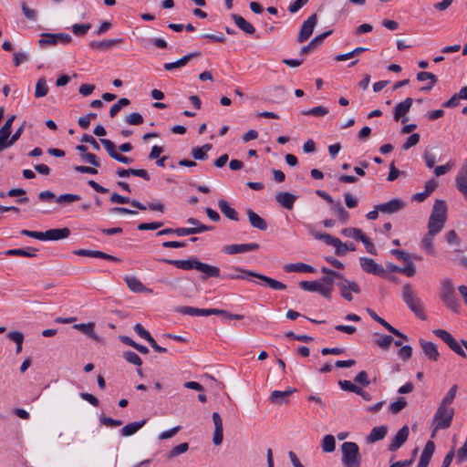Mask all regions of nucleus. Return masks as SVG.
Masks as SVG:
<instances>
[{
  "label": "nucleus",
  "mask_w": 467,
  "mask_h": 467,
  "mask_svg": "<svg viewBox=\"0 0 467 467\" xmlns=\"http://www.w3.org/2000/svg\"><path fill=\"white\" fill-rule=\"evenodd\" d=\"M70 234V230L67 227L61 229H49L44 232V241H57L67 238Z\"/></svg>",
  "instance_id": "obj_26"
},
{
  "label": "nucleus",
  "mask_w": 467,
  "mask_h": 467,
  "mask_svg": "<svg viewBox=\"0 0 467 467\" xmlns=\"http://www.w3.org/2000/svg\"><path fill=\"white\" fill-rule=\"evenodd\" d=\"M81 199V197L78 194L73 193H64L56 198V202L58 203H71L74 202H78Z\"/></svg>",
  "instance_id": "obj_54"
},
{
  "label": "nucleus",
  "mask_w": 467,
  "mask_h": 467,
  "mask_svg": "<svg viewBox=\"0 0 467 467\" xmlns=\"http://www.w3.org/2000/svg\"><path fill=\"white\" fill-rule=\"evenodd\" d=\"M321 271L325 274L319 280L321 286L329 289V299H331L334 284L337 285V282L342 279V275L327 266H322Z\"/></svg>",
  "instance_id": "obj_10"
},
{
  "label": "nucleus",
  "mask_w": 467,
  "mask_h": 467,
  "mask_svg": "<svg viewBox=\"0 0 467 467\" xmlns=\"http://www.w3.org/2000/svg\"><path fill=\"white\" fill-rule=\"evenodd\" d=\"M359 261L362 269L368 274L383 276L386 273L383 266L376 263L372 258L361 257Z\"/></svg>",
  "instance_id": "obj_13"
},
{
  "label": "nucleus",
  "mask_w": 467,
  "mask_h": 467,
  "mask_svg": "<svg viewBox=\"0 0 467 467\" xmlns=\"http://www.w3.org/2000/svg\"><path fill=\"white\" fill-rule=\"evenodd\" d=\"M134 331L143 339H145L148 343L152 340V336L149 331H147L140 323H137L134 326Z\"/></svg>",
  "instance_id": "obj_64"
},
{
  "label": "nucleus",
  "mask_w": 467,
  "mask_h": 467,
  "mask_svg": "<svg viewBox=\"0 0 467 467\" xmlns=\"http://www.w3.org/2000/svg\"><path fill=\"white\" fill-rule=\"evenodd\" d=\"M387 427L386 426H379V427H374L371 431H370V433L368 435L367 437V441L368 443H374L378 441H380V440H383L387 434Z\"/></svg>",
  "instance_id": "obj_36"
},
{
  "label": "nucleus",
  "mask_w": 467,
  "mask_h": 467,
  "mask_svg": "<svg viewBox=\"0 0 467 467\" xmlns=\"http://www.w3.org/2000/svg\"><path fill=\"white\" fill-rule=\"evenodd\" d=\"M91 24H74L71 26V30L76 36H85L87 32L90 29Z\"/></svg>",
  "instance_id": "obj_56"
},
{
  "label": "nucleus",
  "mask_w": 467,
  "mask_h": 467,
  "mask_svg": "<svg viewBox=\"0 0 467 467\" xmlns=\"http://www.w3.org/2000/svg\"><path fill=\"white\" fill-rule=\"evenodd\" d=\"M75 254L80 256H88V257H98L105 260L112 261V262H119V258L113 256L111 254H106L101 251L97 250H87V249H79L75 251Z\"/></svg>",
  "instance_id": "obj_23"
},
{
  "label": "nucleus",
  "mask_w": 467,
  "mask_h": 467,
  "mask_svg": "<svg viewBox=\"0 0 467 467\" xmlns=\"http://www.w3.org/2000/svg\"><path fill=\"white\" fill-rule=\"evenodd\" d=\"M100 142L107 150L108 154L113 160H116L119 153L117 151V147L114 142L108 139H100Z\"/></svg>",
  "instance_id": "obj_48"
},
{
  "label": "nucleus",
  "mask_w": 467,
  "mask_h": 467,
  "mask_svg": "<svg viewBox=\"0 0 467 467\" xmlns=\"http://www.w3.org/2000/svg\"><path fill=\"white\" fill-rule=\"evenodd\" d=\"M436 234H431V233H427L421 240V247L422 249L428 253L429 254L434 255L436 254L435 247L433 244L434 236Z\"/></svg>",
  "instance_id": "obj_41"
},
{
  "label": "nucleus",
  "mask_w": 467,
  "mask_h": 467,
  "mask_svg": "<svg viewBox=\"0 0 467 467\" xmlns=\"http://www.w3.org/2000/svg\"><path fill=\"white\" fill-rule=\"evenodd\" d=\"M457 390H458L457 385L451 386V388L448 390L446 395L441 400L440 405L450 407L456 397Z\"/></svg>",
  "instance_id": "obj_49"
},
{
  "label": "nucleus",
  "mask_w": 467,
  "mask_h": 467,
  "mask_svg": "<svg viewBox=\"0 0 467 467\" xmlns=\"http://www.w3.org/2000/svg\"><path fill=\"white\" fill-rule=\"evenodd\" d=\"M332 33L331 30L324 32L316 37H314L306 46H304L299 54L302 56L307 55L310 51L314 50L318 45H320L324 39Z\"/></svg>",
  "instance_id": "obj_28"
},
{
  "label": "nucleus",
  "mask_w": 467,
  "mask_h": 467,
  "mask_svg": "<svg viewBox=\"0 0 467 467\" xmlns=\"http://www.w3.org/2000/svg\"><path fill=\"white\" fill-rule=\"evenodd\" d=\"M299 287L305 291L317 292L324 297L329 299V289L321 286V283L318 280L315 281H301Z\"/></svg>",
  "instance_id": "obj_16"
},
{
  "label": "nucleus",
  "mask_w": 467,
  "mask_h": 467,
  "mask_svg": "<svg viewBox=\"0 0 467 467\" xmlns=\"http://www.w3.org/2000/svg\"><path fill=\"white\" fill-rule=\"evenodd\" d=\"M177 312L187 315V316H204L208 317L213 315V308L212 309H202V308H197L193 306H181L177 308Z\"/></svg>",
  "instance_id": "obj_30"
},
{
  "label": "nucleus",
  "mask_w": 467,
  "mask_h": 467,
  "mask_svg": "<svg viewBox=\"0 0 467 467\" xmlns=\"http://www.w3.org/2000/svg\"><path fill=\"white\" fill-rule=\"evenodd\" d=\"M26 192L21 188L11 189L7 192V196L9 197L20 196L21 198L17 200V202L19 203H26L28 202V198L26 196Z\"/></svg>",
  "instance_id": "obj_55"
},
{
  "label": "nucleus",
  "mask_w": 467,
  "mask_h": 467,
  "mask_svg": "<svg viewBox=\"0 0 467 467\" xmlns=\"http://www.w3.org/2000/svg\"><path fill=\"white\" fill-rule=\"evenodd\" d=\"M341 234L344 236H346V237L354 238V239H356L358 241L361 237V235L363 234V233H362V231L360 229L353 228V227L344 228L341 231Z\"/></svg>",
  "instance_id": "obj_59"
},
{
  "label": "nucleus",
  "mask_w": 467,
  "mask_h": 467,
  "mask_svg": "<svg viewBox=\"0 0 467 467\" xmlns=\"http://www.w3.org/2000/svg\"><path fill=\"white\" fill-rule=\"evenodd\" d=\"M233 271L234 272H232V273L225 274L223 277L228 278V279H245V277L247 275V276L256 277V278L262 280L263 282L265 283V285L267 286H269L270 288H272L274 290H284L286 288V285L284 283L277 281L275 279H273L271 277H268L266 275H264L262 274H258L252 270H246V269H243L241 267L235 266L233 268Z\"/></svg>",
  "instance_id": "obj_1"
},
{
  "label": "nucleus",
  "mask_w": 467,
  "mask_h": 467,
  "mask_svg": "<svg viewBox=\"0 0 467 467\" xmlns=\"http://www.w3.org/2000/svg\"><path fill=\"white\" fill-rule=\"evenodd\" d=\"M147 420H142L140 421H134L131 423H128L121 429L122 436H130L135 434L141 427H143L146 423Z\"/></svg>",
  "instance_id": "obj_38"
},
{
  "label": "nucleus",
  "mask_w": 467,
  "mask_h": 467,
  "mask_svg": "<svg viewBox=\"0 0 467 467\" xmlns=\"http://www.w3.org/2000/svg\"><path fill=\"white\" fill-rule=\"evenodd\" d=\"M187 223L191 225H193V227H191L192 230L198 229L197 234H201V233H203L206 231H212L213 229V226L205 225V224L200 223L197 219L192 218V217L188 218Z\"/></svg>",
  "instance_id": "obj_51"
},
{
  "label": "nucleus",
  "mask_w": 467,
  "mask_h": 467,
  "mask_svg": "<svg viewBox=\"0 0 467 467\" xmlns=\"http://www.w3.org/2000/svg\"><path fill=\"white\" fill-rule=\"evenodd\" d=\"M21 9L24 16L31 21H35L36 19L37 13L35 9L30 8L26 2L21 3Z\"/></svg>",
  "instance_id": "obj_61"
},
{
  "label": "nucleus",
  "mask_w": 467,
  "mask_h": 467,
  "mask_svg": "<svg viewBox=\"0 0 467 467\" xmlns=\"http://www.w3.org/2000/svg\"><path fill=\"white\" fill-rule=\"evenodd\" d=\"M296 391V389H294V388H289L285 391L274 390L270 394L269 400L273 404L286 403L289 396H291Z\"/></svg>",
  "instance_id": "obj_25"
},
{
  "label": "nucleus",
  "mask_w": 467,
  "mask_h": 467,
  "mask_svg": "<svg viewBox=\"0 0 467 467\" xmlns=\"http://www.w3.org/2000/svg\"><path fill=\"white\" fill-rule=\"evenodd\" d=\"M430 218L437 219L446 223L447 219V205L442 200H436Z\"/></svg>",
  "instance_id": "obj_22"
},
{
  "label": "nucleus",
  "mask_w": 467,
  "mask_h": 467,
  "mask_svg": "<svg viewBox=\"0 0 467 467\" xmlns=\"http://www.w3.org/2000/svg\"><path fill=\"white\" fill-rule=\"evenodd\" d=\"M125 282L128 287L135 293H142L146 291L145 285L135 276H127Z\"/></svg>",
  "instance_id": "obj_43"
},
{
  "label": "nucleus",
  "mask_w": 467,
  "mask_h": 467,
  "mask_svg": "<svg viewBox=\"0 0 467 467\" xmlns=\"http://www.w3.org/2000/svg\"><path fill=\"white\" fill-rule=\"evenodd\" d=\"M337 285L339 289L340 296L350 302L353 300L351 292L359 294L361 289L356 281H349L342 275V279L337 282Z\"/></svg>",
  "instance_id": "obj_7"
},
{
  "label": "nucleus",
  "mask_w": 467,
  "mask_h": 467,
  "mask_svg": "<svg viewBox=\"0 0 467 467\" xmlns=\"http://www.w3.org/2000/svg\"><path fill=\"white\" fill-rule=\"evenodd\" d=\"M402 299L407 306L415 314V316L422 320L426 319L427 317L424 313L422 302L416 296L410 284H405L402 286Z\"/></svg>",
  "instance_id": "obj_3"
},
{
  "label": "nucleus",
  "mask_w": 467,
  "mask_h": 467,
  "mask_svg": "<svg viewBox=\"0 0 467 467\" xmlns=\"http://www.w3.org/2000/svg\"><path fill=\"white\" fill-rule=\"evenodd\" d=\"M297 196L287 192H278L275 194L276 202L287 210H292Z\"/></svg>",
  "instance_id": "obj_24"
},
{
  "label": "nucleus",
  "mask_w": 467,
  "mask_h": 467,
  "mask_svg": "<svg viewBox=\"0 0 467 467\" xmlns=\"http://www.w3.org/2000/svg\"><path fill=\"white\" fill-rule=\"evenodd\" d=\"M445 222L429 218L428 222V232L431 234H439L444 227Z\"/></svg>",
  "instance_id": "obj_47"
},
{
  "label": "nucleus",
  "mask_w": 467,
  "mask_h": 467,
  "mask_svg": "<svg viewBox=\"0 0 467 467\" xmlns=\"http://www.w3.org/2000/svg\"><path fill=\"white\" fill-rule=\"evenodd\" d=\"M73 327L77 330L83 332L84 334H86L87 336H88L89 337H91L93 339H96V340L99 339V337L94 330L95 324L93 322H89V323H86V324H84V323L76 324V325H74Z\"/></svg>",
  "instance_id": "obj_39"
},
{
  "label": "nucleus",
  "mask_w": 467,
  "mask_h": 467,
  "mask_svg": "<svg viewBox=\"0 0 467 467\" xmlns=\"http://www.w3.org/2000/svg\"><path fill=\"white\" fill-rule=\"evenodd\" d=\"M317 24V14L311 15L306 21H304L296 37L297 43L306 42L312 36Z\"/></svg>",
  "instance_id": "obj_9"
},
{
  "label": "nucleus",
  "mask_w": 467,
  "mask_h": 467,
  "mask_svg": "<svg viewBox=\"0 0 467 467\" xmlns=\"http://www.w3.org/2000/svg\"><path fill=\"white\" fill-rule=\"evenodd\" d=\"M232 18L235 25L246 34L253 35L255 32L254 26L248 21H246L242 16L233 14Z\"/></svg>",
  "instance_id": "obj_31"
},
{
  "label": "nucleus",
  "mask_w": 467,
  "mask_h": 467,
  "mask_svg": "<svg viewBox=\"0 0 467 467\" xmlns=\"http://www.w3.org/2000/svg\"><path fill=\"white\" fill-rule=\"evenodd\" d=\"M358 241L363 243V244L365 245L366 250H367L368 253H369V254H371L373 255L377 254V249H376L374 244L372 243V241L368 236H366L363 234L361 235V237L358 239Z\"/></svg>",
  "instance_id": "obj_62"
},
{
  "label": "nucleus",
  "mask_w": 467,
  "mask_h": 467,
  "mask_svg": "<svg viewBox=\"0 0 467 467\" xmlns=\"http://www.w3.org/2000/svg\"><path fill=\"white\" fill-rule=\"evenodd\" d=\"M393 342V337L389 335H383L379 338L376 340V344L381 348L382 349H389L391 343Z\"/></svg>",
  "instance_id": "obj_63"
},
{
  "label": "nucleus",
  "mask_w": 467,
  "mask_h": 467,
  "mask_svg": "<svg viewBox=\"0 0 467 467\" xmlns=\"http://www.w3.org/2000/svg\"><path fill=\"white\" fill-rule=\"evenodd\" d=\"M213 148L212 144L206 143L202 147L192 148L191 154L195 160L205 161L208 159L207 152Z\"/></svg>",
  "instance_id": "obj_37"
},
{
  "label": "nucleus",
  "mask_w": 467,
  "mask_h": 467,
  "mask_svg": "<svg viewBox=\"0 0 467 467\" xmlns=\"http://www.w3.org/2000/svg\"><path fill=\"white\" fill-rule=\"evenodd\" d=\"M122 38H114L102 41H91L89 43V47L94 50L104 51L113 47L116 45L122 43Z\"/></svg>",
  "instance_id": "obj_29"
},
{
  "label": "nucleus",
  "mask_w": 467,
  "mask_h": 467,
  "mask_svg": "<svg viewBox=\"0 0 467 467\" xmlns=\"http://www.w3.org/2000/svg\"><path fill=\"white\" fill-rule=\"evenodd\" d=\"M310 234L317 240L324 241L327 244L335 247V253L338 256L344 255L348 248V244L342 243L337 237L332 236L326 233L317 232L311 225H308Z\"/></svg>",
  "instance_id": "obj_6"
},
{
  "label": "nucleus",
  "mask_w": 467,
  "mask_h": 467,
  "mask_svg": "<svg viewBox=\"0 0 467 467\" xmlns=\"http://www.w3.org/2000/svg\"><path fill=\"white\" fill-rule=\"evenodd\" d=\"M342 464L344 467H360L361 456L358 445L353 441H346L341 445Z\"/></svg>",
  "instance_id": "obj_5"
},
{
  "label": "nucleus",
  "mask_w": 467,
  "mask_h": 467,
  "mask_svg": "<svg viewBox=\"0 0 467 467\" xmlns=\"http://www.w3.org/2000/svg\"><path fill=\"white\" fill-rule=\"evenodd\" d=\"M337 214L338 220L345 223L349 219V213L346 211L340 202H334L330 208Z\"/></svg>",
  "instance_id": "obj_42"
},
{
  "label": "nucleus",
  "mask_w": 467,
  "mask_h": 467,
  "mask_svg": "<svg viewBox=\"0 0 467 467\" xmlns=\"http://www.w3.org/2000/svg\"><path fill=\"white\" fill-rule=\"evenodd\" d=\"M368 313L370 316V317L375 320L376 322L379 323L381 326H383L389 333L391 334H397V328L392 327L389 323H388L385 319L380 317L377 315L373 310L368 309Z\"/></svg>",
  "instance_id": "obj_45"
},
{
  "label": "nucleus",
  "mask_w": 467,
  "mask_h": 467,
  "mask_svg": "<svg viewBox=\"0 0 467 467\" xmlns=\"http://www.w3.org/2000/svg\"><path fill=\"white\" fill-rule=\"evenodd\" d=\"M321 447L324 452H333L336 449V440L331 434L325 435L322 439Z\"/></svg>",
  "instance_id": "obj_44"
},
{
  "label": "nucleus",
  "mask_w": 467,
  "mask_h": 467,
  "mask_svg": "<svg viewBox=\"0 0 467 467\" xmlns=\"http://www.w3.org/2000/svg\"><path fill=\"white\" fill-rule=\"evenodd\" d=\"M37 250L33 247H27L26 249L22 248H14L9 249L5 252L6 255H18V256H25V257H35L36 256Z\"/></svg>",
  "instance_id": "obj_40"
},
{
  "label": "nucleus",
  "mask_w": 467,
  "mask_h": 467,
  "mask_svg": "<svg viewBox=\"0 0 467 467\" xmlns=\"http://www.w3.org/2000/svg\"><path fill=\"white\" fill-rule=\"evenodd\" d=\"M161 262L166 264L174 265L177 268L183 270H192L196 269L198 259L195 257H191L187 260H172V259H161Z\"/></svg>",
  "instance_id": "obj_20"
},
{
  "label": "nucleus",
  "mask_w": 467,
  "mask_h": 467,
  "mask_svg": "<svg viewBox=\"0 0 467 467\" xmlns=\"http://www.w3.org/2000/svg\"><path fill=\"white\" fill-rule=\"evenodd\" d=\"M246 213H247L249 222L253 227L259 229L261 231H265L267 229L266 222L261 216H259L255 212H254L251 209H248Z\"/></svg>",
  "instance_id": "obj_32"
},
{
  "label": "nucleus",
  "mask_w": 467,
  "mask_h": 467,
  "mask_svg": "<svg viewBox=\"0 0 467 467\" xmlns=\"http://www.w3.org/2000/svg\"><path fill=\"white\" fill-rule=\"evenodd\" d=\"M440 299L442 304L451 311L459 313L461 305L456 297L451 279L444 278L441 281Z\"/></svg>",
  "instance_id": "obj_2"
},
{
  "label": "nucleus",
  "mask_w": 467,
  "mask_h": 467,
  "mask_svg": "<svg viewBox=\"0 0 467 467\" xmlns=\"http://www.w3.org/2000/svg\"><path fill=\"white\" fill-rule=\"evenodd\" d=\"M212 419L214 425L213 442L215 446H219L222 444L223 440V420L218 412H213L212 415Z\"/></svg>",
  "instance_id": "obj_15"
},
{
  "label": "nucleus",
  "mask_w": 467,
  "mask_h": 467,
  "mask_svg": "<svg viewBox=\"0 0 467 467\" xmlns=\"http://www.w3.org/2000/svg\"><path fill=\"white\" fill-rule=\"evenodd\" d=\"M454 416V409L443 405L438 406L436 412L433 416V429L431 437L435 436V433L439 430H445L450 428Z\"/></svg>",
  "instance_id": "obj_4"
},
{
  "label": "nucleus",
  "mask_w": 467,
  "mask_h": 467,
  "mask_svg": "<svg viewBox=\"0 0 467 467\" xmlns=\"http://www.w3.org/2000/svg\"><path fill=\"white\" fill-rule=\"evenodd\" d=\"M259 244L256 243L251 244H234L225 245L223 247V252L226 254H235L241 253H246L250 251H255L259 249Z\"/></svg>",
  "instance_id": "obj_12"
},
{
  "label": "nucleus",
  "mask_w": 467,
  "mask_h": 467,
  "mask_svg": "<svg viewBox=\"0 0 467 467\" xmlns=\"http://www.w3.org/2000/svg\"><path fill=\"white\" fill-rule=\"evenodd\" d=\"M218 206L220 211L223 213V214L227 217L230 220L233 221H238V214L237 212L232 208L229 204V202L224 200L221 199L218 201Z\"/></svg>",
  "instance_id": "obj_35"
},
{
  "label": "nucleus",
  "mask_w": 467,
  "mask_h": 467,
  "mask_svg": "<svg viewBox=\"0 0 467 467\" xmlns=\"http://www.w3.org/2000/svg\"><path fill=\"white\" fill-rule=\"evenodd\" d=\"M284 270L286 273L296 272V273H314L315 268L310 265L305 263L288 264L284 265Z\"/></svg>",
  "instance_id": "obj_33"
},
{
  "label": "nucleus",
  "mask_w": 467,
  "mask_h": 467,
  "mask_svg": "<svg viewBox=\"0 0 467 467\" xmlns=\"http://www.w3.org/2000/svg\"><path fill=\"white\" fill-rule=\"evenodd\" d=\"M435 336L443 340L449 348L457 353L462 358H466V353L462 348V342L459 343L448 331L444 329H435L433 330Z\"/></svg>",
  "instance_id": "obj_8"
},
{
  "label": "nucleus",
  "mask_w": 467,
  "mask_h": 467,
  "mask_svg": "<svg viewBox=\"0 0 467 467\" xmlns=\"http://www.w3.org/2000/svg\"><path fill=\"white\" fill-rule=\"evenodd\" d=\"M189 449V444L187 442H182L177 446H175L168 454V458H173L180 454L186 452Z\"/></svg>",
  "instance_id": "obj_60"
},
{
  "label": "nucleus",
  "mask_w": 467,
  "mask_h": 467,
  "mask_svg": "<svg viewBox=\"0 0 467 467\" xmlns=\"http://www.w3.org/2000/svg\"><path fill=\"white\" fill-rule=\"evenodd\" d=\"M11 135V131L8 130L0 128V152L8 148V139Z\"/></svg>",
  "instance_id": "obj_58"
},
{
  "label": "nucleus",
  "mask_w": 467,
  "mask_h": 467,
  "mask_svg": "<svg viewBox=\"0 0 467 467\" xmlns=\"http://www.w3.org/2000/svg\"><path fill=\"white\" fill-rule=\"evenodd\" d=\"M123 358L127 362L133 365L140 367L142 364L141 358L133 351L123 352Z\"/></svg>",
  "instance_id": "obj_57"
},
{
  "label": "nucleus",
  "mask_w": 467,
  "mask_h": 467,
  "mask_svg": "<svg viewBox=\"0 0 467 467\" xmlns=\"http://www.w3.org/2000/svg\"><path fill=\"white\" fill-rule=\"evenodd\" d=\"M420 346L422 348L424 355L432 361H437L440 358V353L437 349V346L431 341H426L423 338L419 340Z\"/></svg>",
  "instance_id": "obj_19"
},
{
  "label": "nucleus",
  "mask_w": 467,
  "mask_h": 467,
  "mask_svg": "<svg viewBox=\"0 0 467 467\" xmlns=\"http://www.w3.org/2000/svg\"><path fill=\"white\" fill-rule=\"evenodd\" d=\"M47 93L48 86L47 84V81L44 78H40L36 84L35 97L42 98L45 97Z\"/></svg>",
  "instance_id": "obj_46"
},
{
  "label": "nucleus",
  "mask_w": 467,
  "mask_h": 467,
  "mask_svg": "<svg viewBox=\"0 0 467 467\" xmlns=\"http://www.w3.org/2000/svg\"><path fill=\"white\" fill-rule=\"evenodd\" d=\"M38 45L42 47H47V46L57 45L55 34H51V33L41 34L40 39L38 40Z\"/></svg>",
  "instance_id": "obj_50"
},
{
  "label": "nucleus",
  "mask_w": 467,
  "mask_h": 467,
  "mask_svg": "<svg viewBox=\"0 0 467 467\" xmlns=\"http://www.w3.org/2000/svg\"><path fill=\"white\" fill-rule=\"evenodd\" d=\"M407 406L406 399L400 397L396 401L391 402L389 410L393 414H398Z\"/></svg>",
  "instance_id": "obj_53"
},
{
  "label": "nucleus",
  "mask_w": 467,
  "mask_h": 467,
  "mask_svg": "<svg viewBox=\"0 0 467 467\" xmlns=\"http://www.w3.org/2000/svg\"><path fill=\"white\" fill-rule=\"evenodd\" d=\"M409 433V427L407 425H404L394 436L393 440L389 445V451H396L397 450H399L408 440Z\"/></svg>",
  "instance_id": "obj_17"
},
{
  "label": "nucleus",
  "mask_w": 467,
  "mask_h": 467,
  "mask_svg": "<svg viewBox=\"0 0 467 467\" xmlns=\"http://www.w3.org/2000/svg\"><path fill=\"white\" fill-rule=\"evenodd\" d=\"M406 207V202L399 198L392 199L387 202L377 204L376 208L383 213H396Z\"/></svg>",
  "instance_id": "obj_11"
},
{
  "label": "nucleus",
  "mask_w": 467,
  "mask_h": 467,
  "mask_svg": "<svg viewBox=\"0 0 467 467\" xmlns=\"http://www.w3.org/2000/svg\"><path fill=\"white\" fill-rule=\"evenodd\" d=\"M110 202L113 203H119V204H124V203H130L132 207L145 211L146 205L142 204L139 201L136 200H130L129 197H125L122 195H119L117 192H113L110 196Z\"/></svg>",
  "instance_id": "obj_27"
},
{
  "label": "nucleus",
  "mask_w": 467,
  "mask_h": 467,
  "mask_svg": "<svg viewBox=\"0 0 467 467\" xmlns=\"http://www.w3.org/2000/svg\"><path fill=\"white\" fill-rule=\"evenodd\" d=\"M328 113V109L324 106H317L308 110H303L302 115L321 117Z\"/></svg>",
  "instance_id": "obj_52"
},
{
  "label": "nucleus",
  "mask_w": 467,
  "mask_h": 467,
  "mask_svg": "<svg viewBox=\"0 0 467 467\" xmlns=\"http://www.w3.org/2000/svg\"><path fill=\"white\" fill-rule=\"evenodd\" d=\"M434 451H435L434 442L431 441H427L425 444V447L423 449V451L421 452L419 463L428 467V465L430 464L431 459L434 453Z\"/></svg>",
  "instance_id": "obj_34"
},
{
  "label": "nucleus",
  "mask_w": 467,
  "mask_h": 467,
  "mask_svg": "<svg viewBox=\"0 0 467 467\" xmlns=\"http://www.w3.org/2000/svg\"><path fill=\"white\" fill-rule=\"evenodd\" d=\"M456 187L467 200V162H465L458 171L456 178Z\"/></svg>",
  "instance_id": "obj_21"
},
{
  "label": "nucleus",
  "mask_w": 467,
  "mask_h": 467,
  "mask_svg": "<svg viewBox=\"0 0 467 467\" xmlns=\"http://www.w3.org/2000/svg\"><path fill=\"white\" fill-rule=\"evenodd\" d=\"M413 103V99L411 98H407L405 100L398 103L394 108L393 118L396 121L401 119L402 123H405L408 120V118L405 115L410 111Z\"/></svg>",
  "instance_id": "obj_14"
},
{
  "label": "nucleus",
  "mask_w": 467,
  "mask_h": 467,
  "mask_svg": "<svg viewBox=\"0 0 467 467\" xmlns=\"http://www.w3.org/2000/svg\"><path fill=\"white\" fill-rule=\"evenodd\" d=\"M196 270L202 274V279L206 280L210 277L219 278L221 276L220 269L217 266L200 262L198 260Z\"/></svg>",
  "instance_id": "obj_18"
}]
</instances>
